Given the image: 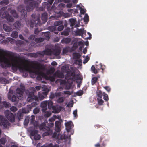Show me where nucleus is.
<instances>
[{
	"mask_svg": "<svg viewBox=\"0 0 147 147\" xmlns=\"http://www.w3.org/2000/svg\"><path fill=\"white\" fill-rule=\"evenodd\" d=\"M0 63L3 67H9V54L0 52Z\"/></svg>",
	"mask_w": 147,
	"mask_h": 147,
	"instance_id": "1",
	"label": "nucleus"
},
{
	"mask_svg": "<svg viewBox=\"0 0 147 147\" xmlns=\"http://www.w3.org/2000/svg\"><path fill=\"white\" fill-rule=\"evenodd\" d=\"M73 59L75 61L76 63L81 65L82 64L81 60L80 59V55L77 53H75L73 54Z\"/></svg>",
	"mask_w": 147,
	"mask_h": 147,
	"instance_id": "2",
	"label": "nucleus"
},
{
	"mask_svg": "<svg viewBox=\"0 0 147 147\" xmlns=\"http://www.w3.org/2000/svg\"><path fill=\"white\" fill-rule=\"evenodd\" d=\"M5 115L7 118L11 122H13L15 119L14 115L9 111H6L5 112Z\"/></svg>",
	"mask_w": 147,
	"mask_h": 147,
	"instance_id": "3",
	"label": "nucleus"
},
{
	"mask_svg": "<svg viewBox=\"0 0 147 147\" xmlns=\"http://www.w3.org/2000/svg\"><path fill=\"white\" fill-rule=\"evenodd\" d=\"M48 104L49 108H52L53 109L52 112L53 113H58L60 111V109H57L56 107L53 106V103L51 101H48Z\"/></svg>",
	"mask_w": 147,
	"mask_h": 147,
	"instance_id": "4",
	"label": "nucleus"
},
{
	"mask_svg": "<svg viewBox=\"0 0 147 147\" xmlns=\"http://www.w3.org/2000/svg\"><path fill=\"white\" fill-rule=\"evenodd\" d=\"M0 124L2 125L4 127H6L9 125V123L7 120H5L3 117L0 116Z\"/></svg>",
	"mask_w": 147,
	"mask_h": 147,
	"instance_id": "5",
	"label": "nucleus"
},
{
	"mask_svg": "<svg viewBox=\"0 0 147 147\" xmlns=\"http://www.w3.org/2000/svg\"><path fill=\"white\" fill-rule=\"evenodd\" d=\"M77 9L80 10V14H83L86 12V10L84 8V7L80 4L77 5Z\"/></svg>",
	"mask_w": 147,
	"mask_h": 147,
	"instance_id": "6",
	"label": "nucleus"
},
{
	"mask_svg": "<svg viewBox=\"0 0 147 147\" xmlns=\"http://www.w3.org/2000/svg\"><path fill=\"white\" fill-rule=\"evenodd\" d=\"M62 121L61 120L56 121L55 122V130L57 131H59L60 130L61 127V122Z\"/></svg>",
	"mask_w": 147,
	"mask_h": 147,
	"instance_id": "7",
	"label": "nucleus"
},
{
	"mask_svg": "<svg viewBox=\"0 0 147 147\" xmlns=\"http://www.w3.org/2000/svg\"><path fill=\"white\" fill-rule=\"evenodd\" d=\"M96 95L98 105H101V92L100 90L96 92Z\"/></svg>",
	"mask_w": 147,
	"mask_h": 147,
	"instance_id": "8",
	"label": "nucleus"
},
{
	"mask_svg": "<svg viewBox=\"0 0 147 147\" xmlns=\"http://www.w3.org/2000/svg\"><path fill=\"white\" fill-rule=\"evenodd\" d=\"M31 135L34 136V138L35 140H39L40 138V136L37 134V131H32L31 133Z\"/></svg>",
	"mask_w": 147,
	"mask_h": 147,
	"instance_id": "9",
	"label": "nucleus"
},
{
	"mask_svg": "<svg viewBox=\"0 0 147 147\" xmlns=\"http://www.w3.org/2000/svg\"><path fill=\"white\" fill-rule=\"evenodd\" d=\"M48 103V101H43L41 103V107L43 108L42 109V110L43 111H45V110L47 108Z\"/></svg>",
	"mask_w": 147,
	"mask_h": 147,
	"instance_id": "10",
	"label": "nucleus"
},
{
	"mask_svg": "<svg viewBox=\"0 0 147 147\" xmlns=\"http://www.w3.org/2000/svg\"><path fill=\"white\" fill-rule=\"evenodd\" d=\"M16 96L18 97H21L22 96L23 91L20 89L18 88L16 90Z\"/></svg>",
	"mask_w": 147,
	"mask_h": 147,
	"instance_id": "11",
	"label": "nucleus"
},
{
	"mask_svg": "<svg viewBox=\"0 0 147 147\" xmlns=\"http://www.w3.org/2000/svg\"><path fill=\"white\" fill-rule=\"evenodd\" d=\"M27 99V100H28L29 102H30L32 100V99H34L36 100L37 98L36 97L34 96V95L33 94V93H32V95H29V96L28 98Z\"/></svg>",
	"mask_w": 147,
	"mask_h": 147,
	"instance_id": "12",
	"label": "nucleus"
},
{
	"mask_svg": "<svg viewBox=\"0 0 147 147\" xmlns=\"http://www.w3.org/2000/svg\"><path fill=\"white\" fill-rule=\"evenodd\" d=\"M57 119H58V117L57 116H54L53 117L49 119V121L51 122V125H49L50 127H51L53 125V123L52 122H53Z\"/></svg>",
	"mask_w": 147,
	"mask_h": 147,
	"instance_id": "13",
	"label": "nucleus"
},
{
	"mask_svg": "<svg viewBox=\"0 0 147 147\" xmlns=\"http://www.w3.org/2000/svg\"><path fill=\"white\" fill-rule=\"evenodd\" d=\"M3 105L6 107H8L9 105V104L6 102H4L2 103H1L0 101V108H1L3 107Z\"/></svg>",
	"mask_w": 147,
	"mask_h": 147,
	"instance_id": "14",
	"label": "nucleus"
},
{
	"mask_svg": "<svg viewBox=\"0 0 147 147\" xmlns=\"http://www.w3.org/2000/svg\"><path fill=\"white\" fill-rule=\"evenodd\" d=\"M65 124L66 127L67 128H71L73 126V124L71 121H69L66 123Z\"/></svg>",
	"mask_w": 147,
	"mask_h": 147,
	"instance_id": "15",
	"label": "nucleus"
},
{
	"mask_svg": "<svg viewBox=\"0 0 147 147\" xmlns=\"http://www.w3.org/2000/svg\"><path fill=\"white\" fill-rule=\"evenodd\" d=\"M103 96V98L105 101H107L109 100L108 95L105 92H103L102 94Z\"/></svg>",
	"mask_w": 147,
	"mask_h": 147,
	"instance_id": "16",
	"label": "nucleus"
},
{
	"mask_svg": "<svg viewBox=\"0 0 147 147\" xmlns=\"http://www.w3.org/2000/svg\"><path fill=\"white\" fill-rule=\"evenodd\" d=\"M3 28L4 30L7 32H9L11 30V28L6 24H4L3 26Z\"/></svg>",
	"mask_w": 147,
	"mask_h": 147,
	"instance_id": "17",
	"label": "nucleus"
},
{
	"mask_svg": "<svg viewBox=\"0 0 147 147\" xmlns=\"http://www.w3.org/2000/svg\"><path fill=\"white\" fill-rule=\"evenodd\" d=\"M79 32L82 35V36H84V35H86V31L84 29H80L79 30Z\"/></svg>",
	"mask_w": 147,
	"mask_h": 147,
	"instance_id": "18",
	"label": "nucleus"
},
{
	"mask_svg": "<svg viewBox=\"0 0 147 147\" xmlns=\"http://www.w3.org/2000/svg\"><path fill=\"white\" fill-rule=\"evenodd\" d=\"M68 11L69 12L74 13H78L77 10L76 9H69L68 10Z\"/></svg>",
	"mask_w": 147,
	"mask_h": 147,
	"instance_id": "19",
	"label": "nucleus"
},
{
	"mask_svg": "<svg viewBox=\"0 0 147 147\" xmlns=\"http://www.w3.org/2000/svg\"><path fill=\"white\" fill-rule=\"evenodd\" d=\"M71 40L69 38H65L63 39L62 41V42H65L66 43H68L70 42Z\"/></svg>",
	"mask_w": 147,
	"mask_h": 147,
	"instance_id": "20",
	"label": "nucleus"
},
{
	"mask_svg": "<svg viewBox=\"0 0 147 147\" xmlns=\"http://www.w3.org/2000/svg\"><path fill=\"white\" fill-rule=\"evenodd\" d=\"M44 92L43 94L44 95H47V93L49 91V89L46 88V87H44V88L43 89Z\"/></svg>",
	"mask_w": 147,
	"mask_h": 147,
	"instance_id": "21",
	"label": "nucleus"
},
{
	"mask_svg": "<svg viewBox=\"0 0 147 147\" xmlns=\"http://www.w3.org/2000/svg\"><path fill=\"white\" fill-rule=\"evenodd\" d=\"M11 36L13 38H16L18 36V34L16 32H13L11 35Z\"/></svg>",
	"mask_w": 147,
	"mask_h": 147,
	"instance_id": "22",
	"label": "nucleus"
},
{
	"mask_svg": "<svg viewBox=\"0 0 147 147\" xmlns=\"http://www.w3.org/2000/svg\"><path fill=\"white\" fill-rule=\"evenodd\" d=\"M92 71L94 74H97L98 72V70L96 69L94 66H92L91 68Z\"/></svg>",
	"mask_w": 147,
	"mask_h": 147,
	"instance_id": "23",
	"label": "nucleus"
},
{
	"mask_svg": "<svg viewBox=\"0 0 147 147\" xmlns=\"http://www.w3.org/2000/svg\"><path fill=\"white\" fill-rule=\"evenodd\" d=\"M84 20L85 22H87L89 20V17L88 15L87 14H86L85 15L84 17Z\"/></svg>",
	"mask_w": 147,
	"mask_h": 147,
	"instance_id": "24",
	"label": "nucleus"
},
{
	"mask_svg": "<svg viewBox=\"0 0 147 147\" xmlns=\"http://www.w3.org/2000/svg\"><path fill=\"white\" fill-rule=\"evenodd\" d=\"M97 80V78L95 77L93 78L92 80V84H94Z\"/></svg>",
	"mask_w": 147,
	"mask_h": 147,
	"instance_id": "25",
	"label": "nucleus"
},
{
	"mask_svg": "<svg viewBox=\"0 0 147 147\" xmlns=\"http://www.w3.org/2000/svg\"><path fill=\"white\" fill-rule=\"evenodd\" d=\"M104 89L106 90L108 92H109L111 90V88L109 86H103Z\"/></svg>",
	"mask_w": 147,
	"mask_h": 147,
	"instance_id": "26",
	"label": "nucleus"
},
{
	"mask_svg": "<svg viewBox=\"0 0 147 147\" xmlns=\"http://www.w3.org/2000/svg\"><path fill=\"white\" fill-rule=\"evenodd\" d=\"M30 110L27 109H22V112L24 113H28L29 111Z\"/></svg>",
	"mask_w": 147,
	"mask_h": 147,
	"instance_id": "27",
	"label": "nucleus"
},
{
	"mask_svg": "<svg viewBox=\"0 0 147 147\" xmlns=\"http://www.w3.org/2000/svg\"><path fill=\"white\" fill-rule=\"evenodd\" d=\"M73 102L72 101H70L67 105L68 107H72L73 106Z\"/></svg>",
	"mask_w": 147,
	"mask_h": 147,
	"instance_id": "28",
	"label": "nucleus"
},
{
	"mask_svg": "<svg viewBox=\"0 0 147 147\" xmlns=\"http://www.w3.org/2000/svg\"><path fill=\"white\" fill-rule=\"evenodd\" d=\"M7 40L10 41L11 43H13L15 42V40L14 39H13L11 38H7Z\"/></svg>",
	"mask_w": 147,
	"mask_h": 147,
	"instance_id": "29",
	"label": "nucleus"
},
{
	"mask_svg": "<svg viewBox=\"0 0 147 147\" xmlns=\"http://www.w3.org/2000/svg\"><path fill=\"white\" fill-rule=\"evenodd\" d=\"M83 94V91L82 90H80L77 92V94L79 96L82 95Z\"/></svg>",
	"mask_w": 147,
	"mask_h": 147,
	"instance_id": "30",
	"label": "nucleus"
},
{
	"mask_svg": "<svg viewBox=\"0 0 147 147\" xmlns=\"http://www.w3.org/2000/svg\"><path fill=\"white\" fill-rule=\"evenodd\" d=\"M89 60V58L87 56L86 57V58H85L84 60V61L83 62V63L84 64H85Z\"/></svg>",
	"mask_w": 147,
	"mask_h": 147,
	"instance_id": "31",
	"label": "nucleus"
},
{
	"mask_svg": "<svg viewBox=\"0 0 147 147\" xmlns=\"http://www.w3.org/2000/svg\"><path fill=\"white\" fill-rule=\"evenodd\" d=\"M39 110L38 108H36L34 110L33 112L34 114H36L37 113L39 112Z\"/></svg>",
	"mask_w": 147,
	"mask_h": 147,
	"instance_id": "32",
	"label": "nucleus"
},
{
	"mask_svg": "<svg viewBox=\"0 0 147 147\" xmlns=\"http://www.w3.org/2000/svg\"><path fill=\"white\" fill-rule=\"evenodd\" d=\"M6 142V140L5 138H3L0 140V143L4 144Z\"/></svg>",
	"mask_w": 147,
	"mask_h": 147,
	"instance_id": "33",
	"label": "nucleus"
},
{
	"mask_svg": "<svg viewBox=\"0 0 147 147\" xmlns=\"http://www.w3.org/2000/svg\"><path fill=\"white\" fill-rule=\"evenodd\" d=\"M10 109L11 111L13 112H15L17 110V108L14 106L12 107H11Z\"/></svg>",
	"mask_w": 147,
	"mask_h": 147,
	"instance_id": "34",
	"label": "nucleus"
},
{
	"mask_svg": "<svg viewBox=\"0 0 147 147\" xmlns=\"http://www.w3.org/2000/svg\"><path fill=\"white\" fill-rule=\"evenodd\" d=\"M7 20L8 21L12 22L13 20V19L11 16H9L7 18Z\"/></svg>",
	"mask_w": 147,
	"mask_h": 147,
	"instance_id": "35",
	"label": "nucleus"
},
{
	"mask_svg": "<svg viewBox=\"0 0 147 147\" xmlns=\"http://www.w3.org/2000/svg\"><path fill=\"white\" fill-rule=\"evenodd\" d=\"M64 26L63 25H61L59 26L58 28V30L59 31H61L63 28Z\"/></svg>",
	"mask_w": 147,
	"mask_h": 147,
	"instance_id": "36",
	"label": "nucleus"
},
{
	"mask_svg": "<svg viewBox=\"0 0 147 147\" xmlns=\"http://www.w3.org/2000/svg\"><path fill=\"white\" fill-rule=\"evenodd\" d=\"M69 30H67L66 31H64L62 34L63 35H67L69 34Z\"/></svg>",
	"mask_w": 147,
	"mask_h": 147,
	"instance_id": "37",
	"label": "nucleus"
},
{
	"mask_svg": "<svg viewBox=\"0 0 147 147\" xmlns=\"http://www.w3.org/2000/svg\"><path fill=\"white\" fill-rule=\"evenodd\" d=\"M29 122V118L28 117L26 118L24 121V124H27Z\"/></svg>",
	"mask_w": 147,
	"mask_h": 147,
	"instance_id": "38",
	"label": "nucleus"
},
{
	"mask_svg": "<svg viewBox=\"0 0 147 147\" xmlns=\"http://www.w3.org/2000/svg\"><path fill=\"white\" fill-rule=\"evenodd\" d=\"M63 101V98H59L57 100V101L59 102H62Z\"/></svg>",
	"mask_w": 147,
	"mask_h": 147,
	"instance_id": "39",
	"label": "nucleus"
},
{
	"mask_svg": "<svg viewBox=\"0 0 147 147\" xmlns=\"http://www.w3.org/2000/svg\"><path fill=\"white\" fill-rule=\"evenodd\" d=\"M31 122L34 123V119L35 118V117L34 116H32L31 117Z\"/></svg>",
	"mask_w": 147,
	"mask_h": 147,
	"instance_id": "40",
	"label": "nucleus"
},
{
	"mask_svg": "<svg viewBox=\"0 0 147 147\" xmlns=\"http://www.w3.org/2000/svg\"><path fill=\"white\" fill-rule=\"evenodd\" d=\"M46 125H45L44 124H43L42 125H41L40 127V129H45V126Z\"/></svg>",
	"mask_w": 147,
	"mask_h": 147,
	"instance_id": "41",
	"label": "nucleus"
},
{
	"mask_svg": "<svg viewBox=\"0 0 147 147\" xmlns=\"http://www.w3.org/2000/svg\"><path fill=\"white\" fill-rule=\"evenodd\" d=\"M72 6V5L71 3H68L66 5L67 7H71Z\"/></svg>",
	"mask_w": 147,
	"mask_h": 147,
	"instance_id": "42",
	"label": "nucleus"
},
{
	"mask_svg": "<svg viewBox=\"0 0 147 147\" xmlns=\"http://www.w3.org/2000/svg\"><path fill=\"white\" fill-rule=\"evenodd\" d=\"M73 114L74 115V117H76L77 115V111L76 110H75L73 111Z\"/></svg>",
	"mask_w": 147,
	"mask_h": 147,
	"instance_id": "43",
	"label": "nucleus"
},
{
	"mask_svg": "<svg viewBox=\"0 0 147 147\" xmlns=\"http://www.w3.org/2000/svg\"><path fill=\"white\" fill-rule=\"evenodd\" d=\"M56 138H57L58 139H62L63 138V137H62L60 135L58 134L57 136H56Z\"/></svg>",
	"mask_w": 147,
	"mask_h": 147,
	"instance_id": "44",
	"label": "nucleus"
},
{
	"mask_svg": "<svg viewBox=\"0 0 147 147\" xmlns=\"http://www.w3.org/2000/svg\"><path fill=\"white\" fill-rule=\"evenodd\" d=\"M51 115V113L50 112H47V113L45 114V116L47 117H48Z\"/></svg>",
	"mask_w": 147,
	"mask_h": 147,
	"instance_id": "45",
	"label": "nucleus"
},
{
	"mask_svg": "<svg viewBox=\"0 0 147 147\" xmlns=\"http://www.w3.org/2000/svg\"><path fill=\"white\" fill-rule=\"evenodd\" d=\"M11 100L13 102H15L16 100V98L14 96H13L12 97Z\"/></svg>",
	"mask_w": 147,
	"mask_h": 147,
	"instance_id": "46",
	"label": "nucleus"
},
{
	"mask_svg": "<svg viewBox=\"0 0 147 147\" xmlns=\"http://www.w3.org/2000/svg\"><path fill=\"white\" fill-rule=\"evenodd\" d=\"M47 147H58L57 145H55L53 146L52 144H50L48 145Z\"/></svg>",
	"mask_w": 147,
	"mask_h": 147,
	"instance_id": "47",
	"label": "nucleus"
},
{
	"mask_svg": "<svg viewBox=\"0 0 147 147\" xmlns=\"http://www.w3.org/2000/svg\"><path fill=\"white\" fill-rule=\"evenodd\" d=\"M64 93L65 94H67L68 95H70L71 94L72 92H71L70 91H66V92H64Z\"/></svg>",
	"mask_w": 147,
	"mask_h": 147,
	"instance_id": "48",
	"label": "nucleus"
},
{
	"mask_svg": "<svg viewBox=\"0 0 147 147\" xmlns=\"http://www.w3.org/2000/svg\"><path fill=\"white\" fill-rule=\"evenodd\" d=\"M75 20L74 19L70 20V21L71 22L72 24L73 25L74 24Z\"/></svg>",
	"mask_w": 147,
	"mask_h": 147,
	"instance_id": "49",
	"label": "nucleus"
},
{
	"mask_svg": "<svg viewBox=\"0 0 147 147\" xmlns=\"http://www.w3.org/2000/svg\"><path fill=\"white\" fill-rule=\"evenodd\" d=\"M51 64L53 65H57V63L56 62L53 61L51 63Z\"/></svg>",
	"mask_w": 147,
	"mask_h": 147,
	"instance_id": "50",
	"label": "nucleus"
},
{
	"mask_svg": "<svg viewBox=\"0 0 147 147\" xmlns=\"http://www.w3.org/2000/svg\"><path fill=\"white\" fill-rule=\"evenodd\" d=\"M61 22H56L54 23V24L55 26H57L59 25V23H60Z\"/></svg>",
	"mask_w": 147,
	"mask_h": 147,
	"instance_id": "51",
	"label": "nucleus"
},
{
	"mask_svg": "<svg viewBox=\"0 0 147 147\" xmlns=\"http://www.w3.org/2000/svg\"><path fill=\"white\" fill-rule=\"evenodd\" d=\"M87 34H88V35L89 36V37L88 38V39H90L91 38V34L89 33V32H88Z\"/></svg>",
	"mask_w": 147,
	"mask_h": 147,
	"instance_id": "52",
	"label": "nucleus"
},
{
	"mask_svg": "<svg viewBox=\"0 0 147 147\" xmlns=\"http://www.w3.org/2000/svg\"><path fill=\"white\" fill-rule=\"evenodd\" d=\"M4 38V36L2 35H0V41L2 39Z\"/></svg>",
	"mask_w": 147,
	"mask_h": 147,
	"instance_id": "53",
	"label": "nucleus"
},
{
	"mask_svg": "<svg viewBox=\"0 0 147 147\" xmlns=\"http://www.w3.org/2000/svg\"><path fill=\"white\" fill-rule=\"evenodd\" d=\"M43 97H42L40 95H39L38 99L40 100H42L43 99Z\"/></svg>",
	"mask_w": 147,
	"mask_h": 147,
	"instance_id": "54",
	"label": "nucleus"
},
{
	"mask_svg": "<svg viewBox=\"0 0 147 147\" xmlns=\"http://www.w3.org/2000/svg\"><path fill=\"white\" fill-rule=\"evenodd\" d=\"M106 67L105 65H102V70L103 71L105 69Z\"/></svg>",
	"mask_w": 147,
	"mask_h": 147,
	"instance_id": "55",
	"label": "nucleus"
},
{
	"mask_svg": "<svg viewBox=\"0 0 147 147\" xmlns=\"http://www.w3.org/2000/svg\"><path fill=\"white\" fill-rule=\"evenodd\" d=\"M87 52V49H86L85 48L83 50V53L84 54H85Z\"/></svg>",
	"mask_w": 147,
	"mask_h": 147,
	"instance_id": "56",
	"label": "nucleus"
},
{
	"mask_svg": "<svg viewBox=\"0 0 147 147\" xmlns=\"http://www.w3.org/2000/svg\"><path fill=\"white\" fill-rule=\"evenodd\" d=\"M36 88L37 90H38L40 89V87L39 86H37L36 87Z\"/></svg>",
	"mask_w": 147,
	"mask_h": 147,
	"instance_id": "57",
	"label": "nucleus"
},
{
	"mask_svg": "<svg viewBox=\"0 0 147 147\" xmlns=\"http://www.w3.org/2000/svg\"><path fill=\"white\" fill-rule=\"evenodd\" d=\"M63 53H67V51H66L65 49H63Z\"/></svg>",
	"mask_w": 147,
	"mask_h": 147,
	"instance_id": "58",
	"label": "nucleus"
},
{
	"mask_svg": "<svg viewBox=\"0 0 147 147\" xmlns=\"http://www.w3.org/2000/svg\"><path fill=\"white\" fill-rule=\"evenodd\" d=\"M66 88L67 89H70L71 88V84H70L69 85V87H68L67 86H66Z\"/></svg>",
	"mask_w": 147,
	"mask_h": 147,
	"instance_id": "59",
	"label": "nucleus"
},
{
	"mask_svg": "<svg viewBox=\"0 0 147 147\" xmlns=\"http://www.w3.org/2000/svg\"><path fill=\"white\" fill-rule=\"evenodd\" d=\"M95 146L96 147H100V144H98L95 145Z\"/></svg>",
	"mask_w": 147,
	"mask_h": 147,
	"instance_id": "60",
	"label": "nucleus"
},
{
	"mask_svg": "<svg viewBox=\"0 0 147 147\" xmlns=\"http://www.w3.org/2000/svg\"><path fill=\"white\" fill-rule=\"evenodd\" d=\"M19 37L21 39H23V36H22L21 35H19Z\"/></svg>",
	"mask_w": 147,
	"mask_h": 147,
	"instance_id": "61",
	"label": "nucleus"
},
{
	"mask_svg": "<svg viewBox=\"0 0 147 147\" xmlns=\"http://www.w3.org/2000/svg\"><path fill=\"white\" fill-rule=\"evenodd\" d=\"M34 126H37L38 125V123L36 122H35V123L34 124Z\"/></svg>",
	"mask_w": 147,
	"mask_h": 147,
	"instance_id": "62",
	"label": "nucleus"
},
{
	"mask_svg": "<svg viewBox=\"0 0 147 147\" xmlns=\"http://www.w3.org/2000/svg\"><path fill=\"white\" fill-rule=\"evenodd\" d=\"M73 2L74 3H76L77 2V0H73Z\"/></svg>",
	"mask_w": 147,
	"mask_h": 147,
	"instance_id": "63",
	"label": "nucleus"
},
{
	"mask_svg": "<svg viewBox=\"0 0 147 147\" xmlns=\"http://www.w3.org/2000/svg\"><path fill=\"white\" fill-rule=\"evenodd\" d=\"M105 144H104V143H103L102 144V147H103H103H105Z\"/></svg>",
	"mask_w": 147,
	"mask_h": 147,
	"instance_id": "64",
	"label": "nucleus"
}]
</instances>
